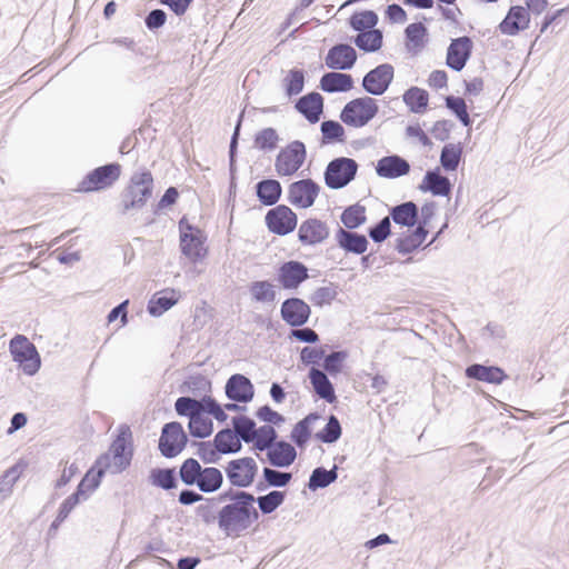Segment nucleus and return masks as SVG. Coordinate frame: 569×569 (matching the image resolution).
Returning <instances> with one entry per match:
<instances>
[{
  "instance_id": "obj_1",
  "label": "nucleus",
  "mask_w": 569,
  "mask_h": 569,
  "mask_svg": "<svg viewBox=\"0 0 569 569\" xmlns=\"http://www.w3.org/2000/svg\"><path fill=\"white\" fill-rule=\"evenodd\" d=\"M207 500L223 503L219 509V530L227 537H240L260 517L254 507L256 497L244 490L229 488Z\"/></svg>"
},
{
  "instance_id": "obj_2",
  "label": "nucleus",
  "mask_w": 569,
  "mask_h": 569,
  "mask_svg": "<svg viewBox=\"0 0 569 569\" xmlns=\"http://www.w3.org/2000/svg\"><path fill=\"white\" fill-rule=\"evenodd\" d=\"M179 477L186 486H197L203 493L216 492L223 483L221 470L216 467L202 468L194 458H188L182 462Z\"/></svg>"
},
{
  "instance_id": "obj_3",
  "label": "nucleus",
  "mask_w": 569,
  "mask_h": 569,
  "mask_svg": "<svg viewBox=\"0 0 569 569\" xmlns=\"http://www.w3.org/2000/svg\"><path fill=\"white\" fill-rule=\"evenodd\" d=\"M153 177L147 169L136 171L121 193L122 211L142 209L153 192Z\"/></svg>"
},
{
  "instance_id": "obj_4",
  "label": "nucleus",
  "mask_w": 569,
  "mask_h": 569,
  "mask_svg": "<svg viewBox=\"0 0 569 569\" xmlns=\"http://www.w3.org/2000/svg\"><path fill=\"white\" fill-rule=\"evenodd\" d=\"M358 168L357 161L352 158L339 157L332 159L323 172L326 186L333 190L347 187L356 178Z\"/></svg>"
},
{
  "instance_id": "obj_5",
  "label": "nucleus",
  "mask_w": 569,
  "mask_h": 569,
  "mask_svg": "<svg viewBox=\"0 0 569 569\" xmlns=\"http://www.w3.org/2000/svg\"><path fill=\"white\" fill-rule=\"evenodd\" d=\"M379 107L371 97H361L349 101L340 113L343 123L355 128L366 126L376 117Z\"/></svg>"
},
{
  "instance_id": "obj_6",
  "label": "nucleus",
  "mask_w": 569,
  "mask_h": 569,
  "mask_svg": "<svg viewBox=\"0 0 569 569\" xmlns=\"http://www.w3.org/2000/svg\"><path fill=\"white\" fill-rule=\"evenodd\" d=\"M10 352L26 375L33 376L40 369L41 361L37 348L24 336L17 335L11 339Z\"/></svg>"
},
{
  "instance_id": "obj_7",
  "label": "nucleus",
  "mask_w": 569,
  "mask_h": 569,
  "mask_svg": "<svg viewBox=\"0 0 569 569\" xmlns=\"http://www.w3.org/2000/svg\"><path fill=\"white\" fill-rule=\"evenodd\" d=\"M307 157L306 146L299 140L282 148L276 157L274 168L280 177L295 174L303 164Z\"/></svg>"
},
{
  "instance_id": "obj_8",
  "label": "nucleus",
  "mask_w": 569,
  "mask_h": 569,
  "mask_svg": "<svg viewBox=\"0 0 569 569\" xmlns=\"http://www.w3.org/2000/svg\"><path fill=\"white\" fill-rule=\"evenodd\" d=\"M120 174L121 166L117 162L98 167L82 179L78 190L93 192L110 188L120 178Z\"/></svg>"
},
{
  "instance_id": "obj_9",
  "label": "nucleus",
  "mask_w": 569,
  "mask_h": 569,
  "mask_svg": "<svg viewBox=\"0 0 569 569\" xmlns=\"http://www.w3.org/2000/svg\"><path fill=\"white\" fill-rule=\"evenodd\" d=\"M258 465L251 457L230 460L224 467V472L231 486L237 488L250 487L256 478Z\"/></svg>"
},
{
  "instance_id": "obj_10",
  "label": "nucleus",
  "mask_w": 569,
  "mask_h": 569,
  "mask_svg": "<svg viewBox=\"0 0 569 569\" xmlns=\"http://www.w3.org/2000/svg\"><path fill=\"white\" fill-rule=\"evenodd\" d=\"M188 441L181 423L172 421L166 423L159 439V450L166 458L178 456Z\"/></svg>"
},
{
  "instance_id": "obj_11",
  "label": "nucleus",
  "mask_w": 569,
  "mask_h": 569,
  "mask_svg": "<svg viewBox=\"0 0 569 569\" xmlns=\"http://www.w3.org/2000/svg\"><path fill=\"white\" fill-rule=\"evenodd\" d=\"M320 192V186L312 179H301L288 187V201L299 208L313 206Z\"/></svg>"
},
{
  "instance_id": "obj_12",
  "label": "nucleus",
  "mask_w": 569,
  "mask_h": 569,
  "mask_svg": "<svg viewBox=\"0 0 569 569\" xmlns=\"http://www.w3.org/2000/svg\"><path fill=\"white\" fill-rule=\"evenodd\" d=\"M264 220L268 229L279 236H286L297 227V214L284 204L270 209Z\"/></svg>"
},
{
  "instance_id": "obj_13",
  "label": "nucleus",
  "mask_w": 569,
  "mask_h": 569,
  "mask_svg": "<svg viewBox=\"0 0 569 569\" xmlns=\"http://www.w3.org/2000/svg\"><path fill=\"white\" fill-rule=\"evenodd\" d=\"M395 69L389 63H382L370 70L362 79V88L372 96H381L393 80Z\"/></svg>"
},
{
  "instance_id": "obj_14",
  "label": "nucleus",
  "mask_w": 569,
  "mask_h": 569,
  "mask_svg": "<svg viewBox=\"0 0 569 569\" xmlns=\"http://www.w3.org/2000/svg\"><path fill=\"white\" fill-rule=\"evenodd\" d=\"M180 227V247L182 253L192 261L202 259L206 254L203 241L201 239V231L187 224V230L183 229V219L179 222Z\"/></svg>"
},
{
  "instance_id": "obj_15",
  "label": "nucleus",
  "mask_w": 569,
  "mask_h": 569,
  "mask_svg": "<svg viewBox=\"0 0 569 569\" xmlns=\"http://www.w3.org/2000/svg\"><path fill=\"white\" fill-rule=\"evenodd\" d=\"M280 315L287 325L302 327L308 322L311 309L302 299L292 297L281 303Z\"/></svg>"
},
{
  "instance_id": "obj_16",
  "label": "nucleus",
  "mask_w": 569,
  "mask_h": 569,
  "mask_svg": "<svg viewBox=\"0 0 569 569\" xmlns=\"http://www.w3.org/2000/svg\"><path fill=\"white\" fill-rule=\"evenodd\" d=\"M108 469H111L110 456L102 455L98 458L94 468H91L79 482L76 492L86 500L100 485L101 478Z\"/></svg>"
},
{
  "instance_id": "obj_17",
  "label": "nucleus",
  "mask_w": 569,
  "mask_h": 569,
  "mask_svg": "<svg viewBox=\"0 0 569 569\" xmlns=\"http://www.w3.org/2000/svg\"><path fill=\"white\" fill-rule=\"evenodd\" d=\"M472 48V40L467 36L453 39L447 50V66L455 71H461L471 56Z\"/></svg>"
},
{
  "instance_id": "obj_18",
  "label": "nucleus",
  "mask_w": 569,
  "mask_h": 569,
  "mask_svg": "<svg viewBox=\"0 0 569 569\" xmlns=\"http://www.w3.org/2000/svg\"><path fill=\"white\" fill-rule=\"evenodd\" d=\"M329 233L326 222L317 218H309L301 222L298 229V239L305 246H316L322 243Z\"/></svg>"
},
{
  "instance_id": "obj_19",
  "label": "nucleus",
  "mask_w": 569,
  "mask_h": 569,
  "mask_svg": "<svg viewBox=\"0 0 569 569\" xmlns=\"http://www.w3.org/2000/svg\"><path fill=\"white\" fill-rule=\"evenodd\" d=\"M308 277V268L300 261H287L278 270V281L288 290L297 289Z\"/></svg>"
},
{
  "instance_id": "obj_20",
  "label": "nucleus",
  "mask_w": 569,
  "mask_h": 569,
  "mask_svg": "<svg viewBox=\"0 0 569 569\" xmlns=\"http://www.w3.org/2000/svg\"><path fill=\"white\" fill-rule=\"evenodd\" d=\"M131 437L129 428L122 429L110 447V465L112 472H119L130 465L131 452L128 451V438Z\"/></svg>"
},
{
  "instance_id": "obj_21",
  "label": "nucleus",
  "mask_w": 569,
  "mask_h": 569,
  "mask_svg": "<svg viewBox=\"0 0 569 569\" xmlns=\"http://www.w3.org/2000/svg\"><path fill=\"white\" fill-rule=\"evenodd\" d=\"M356 61L357 52L347 43L331 47L326 57V66L332 70H349L355 66Z\"/></svg>"
},
{
  "instance_id": "obj_22",
  "label": "nucleus",
  "mask_w": 569,
  "mask_h": 569,
  "mask_svg": "<svg viewBox=\"0 0 569 569\" xmlns=\"http://www.w3.org/2000/svg\"><path fill=\"white\" fill-rule=\"evenodd\" d=\"M226 396L237 402H249L254 396V389L251 381L243 375H232L224 387Z\"/></svg>"
},
{
  "instance_id": "obj_23",
  "label": "nucleus",
  "mask_w": 569,
  "mask_h": 569,
  "mask_svg": "<svg viewBox=\"0 0 569 569\" xmlns=\"http://www.w3.org/2000/svg\"><path fill=\"white\" fill-rule=\"evenodd\" d=\"M530 16L525 7L513 6L509 9L507 16L499 24V30L503 34L516 36L520 31L529 28Z\"/></svg>"
},
{
  "instance_id": "obj_24",
  "label": "nucleus",
  "mask_w": 569,
  "mask_h": 569,
  "mask_svg": "<svg viewBox=\"0 0 569 569\" xmlns=\"http://www.w3.org/2000/svg\"><path fill=\"white\" fill-rule=\"evenodd\" d=\"M335 239L337 244L348 253L363 254L369 246L366 236L342 227H339L336 231Z\"/></svg>"
},
{
  "instance_id": "obj_25",
  "label": "nucleus",
  "mask_w": 569,
  "mask_h": 569,
  "mask_svg": "<svg viewBox=\"0 0 569 569\" xmlns=\"http://www.w3.org/2000/svg\"><path fill=\"white\" fill-rule=\"evenodd\" d=\"M409 171V162L398 154L383 157L378 160L376 166L377 174L388 179H396L406 176Z\"/></svg>"
},
{
  "instance_id": "obj_26",
  "label": "nucleus",
  "mask_w": 569,
  "mask_h": 569,
  "mask_svg": "<svg viewBox=\"0 0 569 569\" xmlns=\"http://www.w3.org/2000/svg\"><path fill=\"white\" fill-rule=\"evenodd\" d=\"M295 108L310 123H316L323 112V98L318 92L307 93L297 100Z\"/></svg>"
},
{
  "instance_id": "obj_27",
  "label": "nucleus",
  "mask_w": 569,
  "mask_h": 569,
  "mask_svg": "<svg viewBox=\"0 0 569 569\" xmlns=\"http://www.w3.org/2000/svg\"><path fill=\"white\" fill-rule=\"evenodd\" d=\"M296 458V448L284 440L278 441L267 450L268 462L277 468H287L291 466Z\"/></svg>"
},
{
  "instance_id": "obj_28",
  "label": "nucleus",
  "mask_w": 569,
  "mask_h": 569,
  "mask_svg": "<svg viewBox=\"0 0 569 569\" xmlns=\"http://www.w3.org/2000/svg\"><path fill=\"white\" fill-rule=\"evenodd\" d=\"M419 189L423 192H431L433 196H449L451 183L449 179L442 176L439 169L427 171Z\"/></svg>"
},
{
  "instance_id": "obj_29",
  "label": "nucleus",
  "mask_w": 569,
  "mask_h": 569,
  "mask_svg": "<svg viewBox=\"0 0 569 569\" xmlns=\"http://www.w3.org/2000/svg\"><path fill=\"white\" fill-rule=\"evenodd\" d=\"M310 383L312 385L313 391L323 400L329 403H333L337 400L335 388L329 380L327 373L316 367H312L309 371Z\"/></svg>"
},
{
  "instance_id": "obj_30",
  "label": "nucleus",
  "mask_w": 569,
  "mask_h": 569,
  "mask_svg": "<svg viewBox=\"0 0 569 569\" xmlns=\"http://www.w3.org/2000/svg\"><path fill=\"white\" fill-rule=\"evenodd\" d=\"M466 376L470 379L496 385L501 383L507 378L503 370L499 367H488L479 363H473L467 367Z\"/></svg>"
},
{
  "instance_id": "obj_31",
  "label": "nucleus",
  "mask_w": 569,
  "mask_h": 569,
  "mask_svg": "<svg viewBox=\"0 0 569 569\" xmlns=\"http://www.w3.org/2000/svg\"><path fill=\"white\" fill-rule=\"evenodd\" d=\"M320 89L325 92H347L353 87V79L348 73L327 72L320 79Z\"/></svg>"
},
{
  "instance_id": "obj_32",
  "label": "nucleus",
  "mask_w": 569,
  "mask_h": 569,
  "mask_svg": "<svg viewBox=\"0 0 569 569\" xmlns=\"http://www.w3.org/2000/svg\"><path fill=\"white\" fill-rule=\"evenodd\" d=\"M281 193V184L276 179H263L256 184V196L263 206L270 207L276 204Z\"/></svg>"
},
{
  "instance_id": "obj_33",
  "label": "nucleus",
  "mask_w": 569,
  "mask_h": 569,
  "mask_svg": "<svg viewBox=\"0 0 569 569\" xmlns=\"http://www.w3.org/2000/svg\"><path fill=\"white\" fill-rule=\"evenodd\" d=\"M162 296L154 295L148 302V312L159 317L172 308L179 301V295L174 289H168Z\"/></svg>"
},
{
  "instance_id": "obj_34",
  "label": "nucleus",
  "mask_w": 569,
  "mask_h": 569,
  "mask_svg": "<svg viewBox=\"0 0 569 569\" xmlns=\"http://www.w3.org/2000/svg\"><path fill=\"white\" fill-rule=\"evenodd\" d=\"M393 222L403 227H413L418 221V207L412 201L395 206L390 210Z\"/></svg>"
},
{
  "instance_id": "obj_35",
  "label": "nucleus",
  "mask_w": 569,
  "mask_h": 569,
  "mask_svg": "<svg viewBox=\"0 0 569 569\" xmlns=\"http://www.w3.org/2000/svg\"><path fill=\"white\" fill-rule=\"evenodd\" d=\"M403 102L413 113H423L428 107L429 94L426 90L411 87L402 96Z\"/></svg>"
},
{
  "instance_id": "obj_36",
  "label": "nucleus",
  "mask_w": 569,
  "mask_h": 569,
  "mask_svg": "<svg viewBox=\"0 0 569 569\" xmlns=\"http://www.w3.org/2000/svg\"><path fill=\"white\" fill-rule=\"evenodd\" d=\"M382 31L379 29H371L358 33L353 38L355 44L365 52H376L382 47Z\"/></svg>"
},
{
  "instance_id": "obj_37",
  "label": "nucleus",
  "mask_w": 569,
  "mask_h": 569,
  "mask_svg": "<svg viewBox=\"0 0 569 569\" xmlns=\"http://www.w3.org/2000/svg\"><path fill=\"white\" fill-rule=\"evenodd\" d=\"M338 478V467L335 465L330 470L323 467H317L310 475L308 488L311 491L326 488L333 483Z\"/></svg>"
},
{
  "instance_id": "obj_38",
  "label": "nucleus",
  "mask_w": 569,
  "mask_h": 569,
  "mask_svg": "<svg viewBox=\"0 0 569 569\" xmlns=\"http://www.w3.org/2000/svg\"><path fill=\"white\" fill-rule=\"evenodd\" d=\"M232 426H233V435L237 439L241 442L244 441L246 443H250L256 438V422L246 417V416H238L232 418Z\"/></svg>"
},
{
  "instance_id": "obj_39",
  "label": "nucleus",
  "mask_w": 569,
  "mask_h": 569,
  "mask_svg": "<svg viewBox=\"0 0 569 569\" xmlns=\"http://www.w3.org/2000/svg\"><path fill=\"white\" fill-rule=\"evenodd\" d=\"M151 485L164 490L177 488L176 471L172 468H154L149 476Z\"/></svg>"
},
{
  "instance_id": "obj_40",
  "label": "nucleus",
  "mask_w": 569,
  "mask_h": 569,
  "mask_svg": "<svg viewBox=\"0 0 569 569\" xmlns=\"http://www.w3.org/2000/svg\"><path fill=\"white\" fill-rule=\"evenodd\" d=\"M213 442L220 453H237L242 448L241 442L236 438L230 429L220 430L214 436Z\"/></svg>"
},
{
  "instance_id": "obj_41",
  "label": "nucleus",
  "mask_w": 569,
  "mask_h": 569,
  "mask_svg": "<svg viewBox=\"0 0 569 569\" xmlns=\"http://www.w3.org/2000/svg\"><path fill=\"white\" fill-rule=\"evenodd\" d=\"M340 219L347 230H355L366 222V208L359 203L349 206L343 210Z\"/></svg>"
},
{
  "instance_id": "obj_42",
  "label": "nucleus",
  "mask_w": 569,
  "mask_h": 569,
  "mask_svg": "<svg viewBox=\"0 0 569 569\" xmlns=\"http://www.w3.org/2000/svg\"><path fill=\"white\" fill-rule=\"evenodd\" d=\"M378 14L372 10L353 13L349 19L350 27L360 32L373 29L378 23Z\"/></svg>"
},
{
  "instance_id": "obj_43",
  "label": "nucleus",
  "mask_w": 569,
  "mask_h": 569,
  "mask_svg": "<svg viewBox=\"0 0 569 569\" xmlns=\"http://www.w3.org/2000/svg\"><path fill=\"white\" fill-rule=\"evenodd\" d=\"M320 418L318 413H309L306 418L300 420L291 431V439L298 447H303L310 438V423Z\"/></svg>"
},
{
  "instance_id": "obj_44",
  "label": "nucleus",
  "mask_w": 569,
  "mask_h": 569,
  "mask_svg": "<svg viewBox=\"0 0 569 569\" xmlns=\"http://www.w3.org/2000/svg\"><path fill=\"white\" fill-rule=\"evenodd\" d=\"M461 156L462 147L460 144H445L440 154V163L445 170L455 171L460 163Z\"/></svg>"
},
{
  "instance_id": "obj_45",
  "label": "nucleus",
  "mask_w": 569,
  "mask_h": 569,
  "mask_svg": "<svg viewBox=\"0 0 569 569\" xmlns=\"http://www.w3.org/2000/svg\"><path fill=\"white\" fill-rule=\"evenodd\" d=\"M252 300L257 302H273L276 300L274 286L267 281H253L249 287Z\"/></svg>"
},
{
  "instance_id": "obj_46",
  "label": "nucleus",
  "mask_w": 569,
  "mask_h": 569,
  "mask_svg": "<svg viewBox=\"0 0 569 569\" xmlns=\"http://www.w3.org/2000/svg\"><path fill=\"white\" fill-rule=\"evenodd\" d=\"M277 431L270 425H264L256 429V438L252 441L253 448L259 451H264L277 443Z\"/></svg>"
},
{
  "instance_id": "obj_47",
  "label": "nucleus",
  "mask_w": 569,
  "mask_h": 569,
  "mask_svg": "<svg viewBox=\"0 0 569 569\" xmlns=\"http://www.w3.org/2000/svg\"><path fill=\"white\" fill-rule=\"evenodd\" d=\"M23 470V466L18 462L10 467L0 477V498L4 499L12 493V488L14 483L20 478Z\"/></svg>"
},
{
  "instance_id": "obj_48",
  "label": "nucleus",
  "mask_w": 569,
  "mask_h": 569,
  "mask_svg": "<svg viewBox=\"0 0 569 569\" xmlns=\"http://www.w3.org/2000/svg\"><path fill=\"white\" fill-rule=\"evenodd\" d=\"M284 498L286 493L283 491L273 490L264 496L257 497L256 502L263 515H270L283 503Z\"/></svg>"
},
{
  "instance_id": "obj_49",
  "label": "nucleus",
  "mask_w": 569,
  "mask_h": 569,
  "mask_svg": "<svg viewBox=\"0 0 569 569\" xmlns=\"http://www.w3.org/2000/svg\"><path fill=\"white\" fill-rule=\"evenodd\" d=\"M282 83L288 97L297 96L303 90L305 72L300 69H291Z\"/></svg>"
},
{
  "instance_id": "obj_50",
  "label": "nucleus",
  "mask_w": 569,
  "mask_h": 569,
  "mask_svg": "<svg viewBox=\"0 0 569 569\" xmlns=\"http://www.w3.org/2000/svg\"><path fill=\"white\" fill-rule=\"evenodd\" d=\"M188 428L190 435L196 438L209 437L213 431V423L210 418L198 415L189 419Z\"/></svg>"
},
{
  "instance_id": "obj_51",
  "label": "nucleus",
  "mask_w": 569,
  "mask_h": 569,
  "mask_svg": "<svg viewBox=\"0 0 569 569\" xmlns=\"http://www.w3.org/2000/svg\"><path fill=\"white\" fill-rule=\"evenodd\" d=\"M322 143L342 142L345 138L343 127L335 120H326L321 123Z\"/></svg>"
},
{
  "instance_id": "obj_52",
  "label": "nucleus",
  "mask_w": 569,
  "mask_h": 569,
  "mask_svg": "<svg viewBox=\"0 0 569 569\" xmlns=\"http://www.w3.org/2000/svg\"><path fill=\"white\" fill-rule=\"evenodd\" d=\"M341 426L338 418L331 415L325 428L316 437L323 443H333L341 437Z\"/></svg>"
},
{
  "instance_id": "obj_53",
  "label": "nucleus",
  "mask_w": 569,
  "mask_h": 569,
  "mask_svg": "<svg viewBox=\"0 0 569 569\" xmlns=\"http://www.w3.org/2000/svg\"><path fill=\"white\" fill-rule=\"evenodd\" d=\"M279 136L273 128H264L254 137V147L260 150L271 151L277 148Z\"/></svg>"
},
{
  "instance_id": "obj_54",
  "label": "nucleus",
  "mask_w": 569,
  "mask_h": 569,
  "mask_svg": "<svg viewBox=\"0 0 569 569\" xmlns=\"http://www.w3.org/2000/svg\"><path fill=\"white\" fill-rule=\"evenodd\" d=\"M262 476L267 481V486L276 488L286 487L292 479V475L290 472L279 471L269 467L263 468Z\"/></svg>"
},
{
  "instance_id": "obj_55",
  "label": "nucleus",
  "mask_w": 569,
  "mask_h": 569,
  "mask_svg": "<svg viewBox=\"0 0 569 569\" xmlns=\"http://www.w3.org/2000/svg\"><path fill=\"white\" fill-rule=\"evenodd\" d=\"M348 355L346 351H332L328 356L323 357V369L330 376H337L342 369V363L347 359Z\"/></svg>"
},
{
  "instance_id": "obj_56",
  "label": "nucleus",
  "mask_w": 569,
  "mask_h": 569,
  "mask_svg": "<svg viewBox=\"0 0 569 569\" xmlns=\"http://www.w3.org/2000/svg\"><path fill=\"white\" fill-rule=\"evenodd\" d=\"M406 38L408 47L410 43L415 48H420L423 44V38L427 36V28L421 22L410 23L406 30Z\"/></svg>"
},
{
  "instance_id": "obj_57",
  "label": "nucleus",
  "mask_w": 569,
  "mask_h": 569,
  "mask_svg": "<svg viewBox=\"0 0 569 569\" xmlns=\"http://www.w3.org/2000/svg\"><path fill=\"white\" fill-rule=\"evenodd\" d=\"M174 409L179 416L191 417L198 416V400L191 397H180L176 400Z\"/></svg>"
},
{
  "instance_id": "obj_58",
  "label": "nucleus",
  "mask_w": 569,
  "mask_h": 569,
  "mask_svg": "<svg viewBox=\"0 0 569 569\" xmlns=\"http://www.w3.org/2000/svg\"><path fill=\"white\" fill-rule=\"evenodd\" d=\"M336 297L337 291L335 287L330 284L316 289L310 296V301L317 307H322L325 305H330Z\"/></svg>"
},
{
  "instance_id": "obj_59",
  "label": "nucleus",
  "mask_w": 569,
  "mask_h": 569,
  "mask_svg": "<svg viewBox=\"0 0 569 569\" xmlns=\"http://www.w3.org/2000/svg\"><path fill=\"white\" fill-rule=\"evenodd\" d=\"M197 455L207 465L217 463L220 460V451L217 446L210 441H203L198 443Z\"/></svg>"
},
{
  "instance_id": "obj_60",
  "label": "nucleus",
  "mask_w": 569,
  "mask_h": 569,
  "mask_svg": "<svg viewBox=\"0 0 569 569\" xmlns=\"http://www.w3.org/2000/svg\"><path fill=\"white\" fill-rule=\"evenodd\" d=\"M390 217H385L376 226L369 229L368 234L372 239V241L380 243L390 236Z\"/></svg>"
},
{
  "instance_id": "obj_61",
  "label": "nucleus",
  "mask_w": 569,
  "mask_h": 569,
  "mask_svg": "<svg viewBox=\"0 0 569 569\" xmlns=\"http://www.w3.org/2000/svg\"><path fill=\"white\" fill-rule=\"evenodd\" d=\"M325 357L322 348L305 347L300 352V360L303 365H318Z\"/></svg>"
},
{
  "instance_id": "obj_62",
  "label": "nucleus",
  "mask_w": 569,
  "mask_h": 569,
  "mask_svg": "<svg viewBox=\"0 0 569 569\" xmlns=\"http://www.w3.org/2000/svg\"><path fill=\"white\" fill-rule=\"evenodd\" d=\"M421 244L412 233H409L397 240L396 249L399 253L407 254L418 249Z\"/></svg>"
},
{
  "instance_id": "obj_63",
  "label": "nucleus",
  "mask_w": 569,
  "mask_h": 569,
  "mask_svg": "<svg viewBox=\"0 0 569 569\" xmlns=\"http://www.w3.org/2000/svg\"><path fill=\"white\" fill-rule=\"evenodd\" d=\"M206 505H200L197 508V513L201 518L202 522L206 525L217 523L219 527V511L214 512L212 508V502L206 499Z\"/></svg>"
},
{
  "instance_id": "obj_64",
  "label": "nucleus",
  "mask_w": 569,
  "mask_h": 569,
  "mask_svg": "<svg viewBox=\"0 0 569 569\" xmlns=\"http://www.w3.org/2000/svg\"><path fill=\"white\" fill-rule=\"evenodd\" d=\"M166 20L167 13L163 10L153 9L147 14L144 22L149 30H156L161 28L166 23Z\"/></svg>"
}]
</instances>
